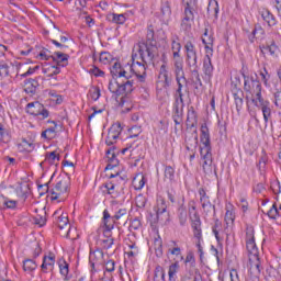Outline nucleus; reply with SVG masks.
Instances as JSON below:
<instances>
[{"instance_id":"f257e3e1","label":"nucleus","mask_w":281,"mask_h":281,"mask_svg":"<svg viewBox=\"0 0 281 281\" xmlns=\"http://www.w3.org/2000/svg\"><path fill=\"white\" fill-rule=\"evenodd\" d=\"M111 75L114 79L109 82V91L116 98L128 95L135 89V82L131 80V75L122 68L120 63H114L111 68Z\"/></svg>"},{"instance_id":"f03ea898","label":"nucleus","mask_w":281,"mask_h":281,"mask_svg":"<svg viewBox=\"0 0 281 281\" xmlns=\"http://www.w3.org/2000/svg\"><path fill=\"white\" fill-rule=\"evenodd\" d=\"M201 144L200 155L203 159V171L205 175H212V144L210 142V128H207V124H203L201 126Z\"/></svg>"},{"instance_id":"7ed1b4c3","label":"nucleus","mask_w":281,"mask_h":281,"mask_svg":"<svg viewBox=\"0 0 281 281\" xmlns=\"http://www.w3.org/2000/svg\"><path fill=\"white\" fill-rule=\"evenodd\" d=\"M244 90L251 95V102L262 100V86L258 79L244 75Z\"/></svg>"},{"instance_id":"20e7f679","label":"nucleus","mask_w":281,"mask_h":281,"mask_svg":"<svg viewBox=\"0 0 281 281\" xmlns=\"http://www.w3.org/2000/svg\"><path fill=\"white\" fill-rule=\"evenodd\" d=\"M146 63L139 60L137 53L132 54L131 71L135 75L139 82H146Z\"/></svg>"},{"instance_id":"39448f33","label":"nucleus","mask_w":281,"mask_h":281,"mask_svg":"<svg viewBox=\"0 0 281 281\" xmlns=\"http://www.w3.org/2000/svg\"><path fill=\"white\" fill-rule=\"evenodd\" d=\"M155 52H157V46H148L145 43H140L137 46L138 60L149 65L155 58Z\"/></svg>"},{"instance_id":"423d86ee","label":"nucleus","mask_w":281,"mask_h":281,"mask_svg":"<svg viewBox=\"0 0 281 281\" xmlns=\"http://www.w3.org/2000/svg\"><path fill=\"white\" fill-rule=\"evenodd\" d=\"M184 5V19L182 20V27L188 30L191 27L190 21H194V11L196 10V0H182Z\"/></svg>"},{"instance_id":"0eeeda50","label":"nucleus","mask_w":281,"mask_h":281,"mask_svg":"<svg viewBox=\"0 0 281 281\" xmlns=\"http://www.w3.org/2000/svg\"><path fill=\"white\" fill-rule=\"evenodd\" d=\"M109 179H115V180L105 182L103 184V188L105 189V190H103V192H105V194L117 196V190H119L117 183H126V180L124 178H122V176H120V172L111 173L109 176Z\"/></svg>"},{"instance_id":"6e6552de","label":"nucleus","mask_w":281,"mask_h":281,"mask_svg":"<svg viewBox=\"0 0 281 281\" xmlns=\"http://www.w3.org/2000/svg\"><path fill=\"white\" fill-rule=\"evenodd\" d=\"M184 52L187 54L186 63L189 69H198L199 61L196 56V47L190 41L184 44Z\"/></svg>"},{"instance_id":"1a4fd4ad","label":"nucleus","mask_w":281,"mask_h":281,"mask_svg":"<svg viewBox=\"0 0 281 281\" xmlns=\"http://www.w3.org/2000/svg\"><path fill=\"white\" fill-rule=\"evenodd\" d=\"M232 93L235 100L236 110L240 111L243 109L245 92L240 89V77H235L232 81Z\"/></svg>"},{"instance_id":"9d476101","label":"nucleus","mask_w":281,"mask_h":281,"mask_svg":"<svg viewBox=\"0 0 281 281\" xmlns=\"http://www.w3.org/2000/svg\"><path fill=\"white\" fill-rule=\"evenodd\" d=\"M70 181L69 178L60 179L55 188L50 190L52 201H58L59 196L69 192Z\"/></svg>"},{"instance_id":"9b49d317","label":"nucleus","mask_w":281,"mask_h":281,"mask_svg":"<svg viewBox=\"0 0 281 281\" xmlns=\"http://www.w3.org/2000/svg\"><path fill=\"white\" fill-rule=\"evenodd\" d=\"M193 236L196 238V248H198V254L200 256V261L203 262V246H201V241L203 240V234L201 231V221L199 217L195 215V220L193 222Z\"/></svg>"},{"instance_id":"f8f14e48","label":"nucleus","mask_w":281,"mask_h":281,"mask_svg":"<svg viewBox=\"0 0 281 281\" xmlns=\"http://www.w3.org/2000/svg\"><path fill=\"white\" fill-rule=\"evenodd\" d=\"M26 113L35 116L42 115L44 119L49 117V111H47L45 106L38 101L27 103Z\"/></svg>"},{"instance_id":"ddd939ff","label":"nucleus","mask_w":281,"mask_h":281,"mask_svg":"<svg viewBox=\"0 0 281 281\" xmlns=\"http://www.w3.org/2000/svg\"><path fill=\"white\" fill-rule=\"evenodd\" d=\"M190 82L194 89V94L199 95L203 93V81L201 80V75H199V68L190 69Z\"/></svg>"},{"instance_id":"4468645a","label":"nucleus","mask_w":281,"mask_h":281,"mask_svg":"<svg viewBox=\"0 0 281 281\" xmlns=\"http://www.w3.org/2000/svg\"><path fill=\"white\" fill-rule=\"evenodd\" d=\"M252 104L257 105L258 109L262 111L263 120L266 124L271 120V102L268 100H265L263 98L257 101L256 99H252Z\"/></svg>"},{"instance_id":"2eb2a0df","label":"nucleus","mask_w":281,"mask_h":281,"mask_svg":"<svg viewBox=\"0 0 281 281\" xmlns=\"http://www.w3.org/2000/svg\"><path fill=\"white\" fill-rule=\"evenodd\" d=\"M121 133H122V124L121 123L113 124L109 130L108 136L105 138V144L108 146H113V144L115 143V139L120 137Z\"/></svg>"},{"instance_id":"dca6fc26","label":"nucleus","mask_w":281,"mask_h":281,"mask_svg":"<svg viewBox=\"0 0 281 281\" xmlns=\"http://www.w3.org/2000/svg\"><path fill=\"white\" fill-rule=\"evenodd\" d=\"M250 274L252 278H259L262 271V265L260 263V257H249Z\"/></svg>"},{"instance_id":"f3484780","label":"nucleus","mask_w":281,"mask_h":281,"mask_svg":"<svg viewBox=\"0 0 281 281\" xmlns=\"http://www.w3.org/2000/svg\"><path fill=\"white\" fill-rule=\"evenodd\" d=\"M54 265H56V255L49 252L48 256L43 257L41 269L44 273H47V271H54Z\"/></svg>"},{"instance_id":"a211bd4d","label":"nucleus","mask_w":281,"mask_h":281,"mask_svg":"<svg viewBox=\"0 0 281 281\" xmlns=\"http://www.w3.org/2000/svg\"><path fill=\"white\" fill-rule=\"evenodd\" d=\"M54 217L57 218V226L60 229V232H65L71 227L69 224V218L67 215H60V211H56L54 213Z\"/></svg>"},{"instance_id":"6ab92c4d","label":"nucleus","mask_w":281,"mask_h":281,"mask_svg":"<svg viewBox=\"0 0 281 281\" xmlns=\"http://www.w3.org/2000/svg\"><path fill=\"white\" fill-rule=\"evenodd\" d=\"M184 267L186 271L189 273H194V269H196V259L194 258V251L189 250L184 258Z\"/></svg>"},{"instance_id":"aec40b11","label":"nucleus","mask_w":281,"mask_h":281,"mask_svg":"<svg viewBox=\"0 0 281 281\" xmlns=\"http://www.w3.org/2000/svg\"><path fill=\"white\" fill-rule=\"evenodd\" d=\"M106 157L109 164L105 167V170H113V168H117V166H120V160H117V156H115L114 147L106 150Z\"/></svg>"},{"instance_id":"412c9836","label":"nucleus","mask_w":281,"mask_h":281,"mask_svg":"<svg viewBox=\"0 0 281 281\" xmlns=\"http://www.w3.org/2000/svg\"><path fill=\"white\" fill-rule=\"evenodd\" d=\"M203 74L205 78H207L209 80H212V76L214 75V66L212 65V58H210V55H206L204 57Z\"/></svg>"},{"instance_id":"4be33fe9","label":"nucleus","mask_w":281,"mask_h":281,"mask_svg":"<svg viewBox=\"0 0 281 281\" xmlns=\"http://www.w3.org/2000/svg\"><path fill=\"white\" fill-rule=\"evenodd\" d=\"M52 59L57 64V67H67L69 65V55L56 52Z\"/></svg>"},{"instance_id":"5701e85b","label":"nucleus","mask_w":281,"mask_h":281,"mask_svg":"<svg viewBox=\"0 0 281 281\" xmlns=\"http://www.w3.org/2000/svg\"><path fill=\"white\" fill-rule=\"evenodd\" d=\"M103 225L105 227V232H111L115 227V220H113L109 210L103 211Z\"/></svg>"},{"instance_id":"b1692460","label":"nucleus","mask_w":281,"mask_h":281,"mask_svg":"<svg viewBox=\"0 0 281 281\" xmlns=\"http://www.w3.org/2000/svg\"><path fill=\"white\" fill-rule=\"evenodd\" d=\"M173 71H175V76L176 78H183L186 77V71H183V59L176 58L173 61Z\"/></svg>"},{"instance_id":"393cba45","label":"nucleus","mask_w":281,"mask_h":281,"mask_svg":"<svg viewBox=\"0 0 281 281\" xmlns=\"http://www.w3.org/2000/svg\"><path fill=\"white\" fill-rule=\"evenodd\" d=\"M196 124H199V119L196 116V111L194 109L189 110L187 115V127L195 128Z\"/></svg>"},{"instance_id":"a878e982","label":"nucleus","mask_w":281,"mask_h":281,"mask_svg":"<svg viewBox=\"0 0 281 281\" xmlns=\"http://www.w3.org/2000/svg\"><path fill=\"white\" fill-rule=\"evenodd\" d=\"M160 78L164 80V88L168 89L170 85H172V76L168 72V69H166V65H162L160 67Z\"/></svg>"},{"instance_id":"bb28decb","label":"nucleus","mask_w":281,"mask_h":281,"mask_svg":"<svg viewBox=\"0 0 281 281\" xmlns=\"http://www.w3.org/2000/svg\"><path fill=\"white\" fill-rule=\"evenodd\" d=\"M37 87H38V81L35 79H27L24 82V91L25 93H30L31 95H34V93H36Z\"/></svg>"},{"instance_id":"cd10ccee","label":"nucleus","mask_w":281,"mask_h":281,"mask_svg":"<svg viewBox=\"0 0 281 281\" xmlns=\"http://www.w3.org/2000/svg\"><path fill=\"white\" fill-rule=\"evenodd\" d=\"M246 249L248 251L249 258H258L259 251H258V246L256 245V241H246Z\"/></svg>"},{"instance_id":"c85d7f7f","label":"nucleus","mask_w":281,"mask_h":281,"mask_svg":"<svg viewBox=\"0 0 281 281\" xmlns=\"http://www.w3.org/2000/svg\"><path fill=\"white\" fill-rule=\"evenodd\" d=\"M199 218V221H201V217L199 216V213L196 212V205L194 204V201L189 202V218L192 222L191 226L192 229H194V221L196 220V217Z\"/></svg>"},{"instance_id":"c756f323","label":"nucleus","mask_w":281,"mask_h":281,"mask_svg":"<svg viewBox=\"0 0 281 281\" xmlns=\"http://www.w3.org/2000/svg\"><path fill=\"white\" fill-rule=\"evenodd\" d=\"M132 183L135 190H142V188L146 186V178L143 173H137L136 177L133 179Z\"/></svg>"},{"instance_id":"7c9ffc66","label":"nucleus","mask_w":281,"mask_h":281,"mask_svg":"<svg viewBox=\"0 0 281 281\" xmlns=\"http://www.w3.org/2000/svg\"><path fill=\"white\" fill-rule=\"evenodd\" d=\"M261 16L263 21L268 23L269 27H273V25H277L278 23V21L276 20V16H273L269 10L262 11Z\"/></svg>"},{"instance_id":"2f4dec72","label":"nucleus","mask_w":281,"mask_h":281,"mask_svg":"<svg viewBox=\"0 0 281 281\" xmlns=\"http://www.w3.org/2000/svg\"><path fill=\"white\" fill-rule=\"evenodd\" d=\"M166 210H168V204L166 200L161 196L157 199L156 214L159 216L160 214H165Z\"/></svg>"},{"instance_id":"473e14b6","label":"nucleus","mask_w":281,"mask_h":281,"mask_svg":"<svg viewBox=\"0 0 281 281\" xmlns=\"http://www.w3.org/2000/svg\"><path fill=\"white\" fill-rule=\"evenodd\" d=\"M43 74H46L47 78H54L60 74V67L58 66H47L43 68Z\"/></svg>"},{"instance_id":"72a5a7b5","label":"nucleus","mask_w":281,"mask_h":281,"mask_svg":"<svg viewBox=\"0 0 281 281\" xmlns=\"http://www.w3.org/2000/svg\"><path fill=\"white\" fill-rule=\"evenodd\" d=\"M178 218L182 227L188 223V210L186 209V206L181 205L178 209Z\"/></svg>"},{"instance_id":"f704fd0d","label":"nucleus","mask_w":281,"mask_h":281,"mask_svg":"<svg viewBox=\"0 0 281 281\" xmlns=\"http://www.w3.org/2000/svg\"><path fill=\"white\" fill-rule=\"evenodd\" d=\"M202 43L205 44L206 54H210V52H212V44L214 43V38L207 34V29H205L203 34Z\"/></svg>"},{"instance_id":"c9c22d12","label":"nucleus","mask_w":281,"mask_h":281,"mask_svg":"<svg viewBox=\"0 0 281 281\" xmlns=\"http://www.w3.org/2000/svg\"><path fill=\"white\" fill-rule=\"evenodd\" d=\"M168 254L171 256H181V247L176 240H171L168 245Z\"/></svg>"},{"instance_id":"e433bc0d","label":"nucleus","mask_w":281,"mask_h":281,"mask_svg":"<svg viewBox=\"0 0 281 281\" xmlns=\"http://www.w3.org/2000/svg\"><path fill=\"white\" fill-rule=\"evenodd\" d=\"M154 281H166V270L161 266H156Z\"/></svg>"},{"instance_id":"4c0bfd02","label":"nucleus","mask_w":281,"mask_h":281,"mask_svg":"<svg viewBox=\"0 0 281 281\" xmlns=\"http://www.w3.org/2000/svg\"><path fill=\"white\" fill-rule=\"evenodd\" d=\"M61 234H64V236H66V238H69L70 240H77L78 239V231L76 229V227H68L66 228L65 232H63Z\"/></svg>"},{"instance_id":"58836bf2","label":"nucleus","mask_w":281,"mask_h":281,"mask_svg":"<svg viewBox=\"0 0 281 281\" xmlns=\"http://www.w3.org/2000/svg\"><path fill=\"white\" fill-rule=\"evenodd\" d=\"M207 13L215 19H218V2L213 1L209 3Z\"/></svg>"},{"instance_id":"ea45409f","label":"nucleus","mask_w":281,"mask_h":281,"mask_svg":"<svg viewBox=\"0 0 281 281\" xmlns=\"http://www.w3.org/2000/svg\"><path fill=\"white\" fill-rule=\"evenodd\" d=\"M19 148L25 150L26 153H32L34 150V144L25 138H22V142L19 144Z\"/></svg>"},{"instance_id":"a19ab883","label":"nucleus","mask_w":281,"mask_h":281,"mask_svg":"<svg viewBox=\"0 0 281 281\" xmlns=\"http://www.w3.org/2000/svg\"><path fill=\"white\" fill-rule=\"evenodd\" d=\"M254 241H256L254 226L247 225L246 226V243H254Z\"/></svg>"},{"instance_id":"79ce46f5","label":"nucleus","mask_w":281,"mask_h":281,"mask_svg":"<svg viewBox=\"0 0 281 281\" xmlns=\"http://www.w3.org/2000/svg\"><path fill=\"white\" fill-rule=\"evenodd\" d=\"M144 44L147 45V47H157L155 42V32L153 30L147 31V40Z\"/></svg>"},{"instance_id":"37998d69","label":"nucleus","mask_w":281,"mask_h":281,"mask_svg":"<svg viewBox=\"0 0 281 281\" xmlns=\"http://www.w3.org/2000/svg\"><path fill=\"white\" fill-rule=\"evenodd\" d=\"M171 49L175 59L181 58V55L179 54L181 52V43L177 42L176 40H172Z\"/></svg>"},{"instance_id":"c03bdc74","label":"nucleus","mask_w":281,"mask_h":281,"mask_svg":"<svg viewBox=\"0 0 281 281\" xmlns=\"http://www.w3.org/2000/svg\"><path fill=\"white\" fill-rule=\"evenodd\" d=\"M89 95L94 102L100 100V87L92 86L89 90Z\"/></svg>"},{"instance_id":"a18cd8bd","label":"nucleus","mask_w":281,"mask_h":281,"mask_svg":"<svg viewBox=\"0 0 281 281\" xmlns=\"http://www.w3.org/2000/svg\"><path fill=\"white\" fill-rule=\"evenodd\" d=\"M179 261H175L169 266L168 276L169 278H177V273L179 272Z\"/></svg>"},{"instance_id":"49530a36","label":"nucleus","mask_w":281,"mask_h":281,"mask_svg":"<svg viewBox=\"0 0 281 281\" xmlns=\"http://www.w3.org/2000/svg\"><path fill=\"white\" fill-rule=\"evenodd\" d=\"M24 271H34L36 269V261L32 259H25L23 261Z\"/></svg>"},{"instance_id":"de8ad7c7","label":"nucleus","mask_w":281,"mask_h":281,"mask_svg":"<svg viewBox=\"0 0 281 281\" xmlns=\"http://www.w3.org/2000/svg\"><path fill=\"white\" fill-rule=\"evenodd\" d=\"M22 67L23 64H20V67L18 68V76H20L21 78H27V76H32V74H34V71L38 69V66H36L35 68L29 67L26 72H21Z\"/></svg>"},{"instance_id":"09e8293b","label":"nucleus","mask_w":281,"mask_h":281,"mask_svg":"<svg viewBox=\"0 0 281 281\" xmlns=\"http://www.w3.org/2000/svg\"><path fill=\"white\" fill-rule=\"evenodd\" d=\"M236 220V215L234 214V211L226 210L224 221L226 225H234V221Z\"/></svg>"},{"instance_id":"8fccbe9b","label":"nucleus","mask_w":281,"mask_h":281,"mask_svg":"<svg viewBox=\"0 0 281 281\" xmlns=\"http://www.w3.org/2000/svg\"><path fill=\"white\" fill-rule=\"evenodd\" d=\"M252 35L256 36V38L262 40L265 38V29L260 26V24H256L255 29L252 31Z\"/></svg>"},{"instance_id":"3c124183","label":"nucleus","mask_w":281,"mask_h":281,"mask_svg":"<svg viewBox=\"0 0 281 281\" xmlns=\"http://www.w3.org/2000/svg\"><path fill=\"white\" fill-rule=\"evenodd\" d=\"M173 106H180L183 108L186 106V103L183 102V92H176L175 93V104Z\"/></svg>"},{"instance_id":"603ef678","label":"nucleus","mask_w":281,"mask_h":281,"mask_svg":"<svg viewBox=\"0 0 281 281\" xmlns=\"http://www.w3.org/2000/svg\"><path fill=\"white\" fill-rule=\"evenodd\" d=\"M176 81L178 85V89L176 90V93H183L182 92L183 85L188 83V79L186 77H176Z\"/></svg>"},{"instance_id":"864d4df0","label":"nucleus","mask_w":281,"mask_h":281,"mask_svg":"<svg viewBox=\"0 0 281 281\" xmlns=\"http://www.w3.org/2000/svg\"><path fill=\"white\" fill-rule=\"evenodd\" d=\"M165 179L168 181H172L175 179V168L171 166H166L165 167Z\"/></svg>"},{"instance_id":"5fc2aeb1","label":"nucleus","mask_w":281,"mask_h":281,"mask_svg":"<svg viewBox=\"0 0 281 281\" xmlns=\"http://www.w3.org/2000/svg\"><path fill=\"white\" fill-rule=\"evenodd\" d=\"M135 203H136V207H139V209L146 207V203H147L146 196L138 194L135 198Z\"/></svg>"},{"instance_id":"6e6d98bb","label":"nucleus","mask_w":281,"mask_h":281,"mask_svg":"<svg viewBox=\"0 0 281 281\" xmlns=\"http://www.w3.org/2000/svg\"><path fill=\"white\" fill-rule=\"evenodd\" d=\"M269 218H278L280 216V210H278V205L273 204L271 209L268 211Z\"/></svg>"},{"instance_id":"4d7b16f0","label":"nucleus","mask_w":281,"mask_h":281,"mask_svg":"<svg viewBox=\"0 0 281 281\" xmlns=\"http://www.w3.org/2000/svg\"><path fill=\"white\" fill-rule=\"evenodd\" d=\"M112 21L114 23H117L119 25H123V23H126V15L125 14H113Z\"/></svg>"},{"instance_id":"13d9d810","label":"nucleus","mask_w":281,"mask_h":281,"mask_svg":"<svg viewBox=\"0 0 281 281\" xmlns=\"http://www.w3.org/2000/svg\"><path fill=\"white\" fill-rule=\"evenodd\" d=\"M155 251L158 258L164 256L161 239H155Z\"/></svg>"},{"instance_id":"bf43d9fd","label":"nucleus","mask_w":281,"mask_h":281,"mask_svg":"<svg viewBox=\"0 0 281 281\" xmlns=\"http://www.w3.org/2000/svg\"><path fill=\"white\" fill-rule=\"evenodd\" d=\"M9 75H10V66H8V64H5V63H1L0 64V76L2 78H5Z\"/></svg>"},{"instance_id":"052dcab7","label":"nucleus","mask_w":281,"mask_h":281,"mask_svg":"<svg viewBox=\"0 0 281 281\" xmlns=\"http://www.w3.org/2000/svg\"><path fill=\"white\" fill-rule=\"evenodd\" d=\"M33 223L40 227H43V225L47 223V218H45L43 215H37L33 218Z\"/></svg>"},{"instance_id":"680f3d73","label":"nucleus","mask_w":281,"mask_h":281,"mask_svg":"<svg viewBox=\"0 0 281 281\" xmlns=\"http://www.w3.org/2000/svg\"><path fill=\"white\" fill-rule=\"evenodd\" d=\"M56 159L57 161H60V156L56 155V151H52L46 155V161H48V164H54Z\"/></svg>"},{"instance_id":"e2e57ef3","label":"nucleus","mask_w":281,"mask_h":281,"mask_svg":"<svg viewBox=\"0 0 281 281\" xmlns=\"http://www.w3.org/2000/svg\"><path fill=\"white\" fill-rule=\"evenodd\" d=\"M100 63H102L103 65H109L110 60H111V54L104 52L100 54L99 57Z\"/></svg>"},{"instance_id":"0e129e2a","label":"nucleus","mask_w":281,"mask_h":281,"mask_svg":"<svg viewBox=\"0 0 281 281\" xmlns=\"http://www.w3.org/2000/svg\"><path fill=\"white\" fill-rule=\"evenodd\" d=\"M54 55H49V50L47 49H43L41 50V53L37 55V58H40V60H49V58H52Z\"/></svg>"},{"instance_id":"69168bd1","label":"nucleus","mask_w":281,"mask_h":281,"mask_svg":"<svg viewBox=\"0 0 281 281\" xmlns=\"http://www.w3.org/2000/svg\"><path fill=\"white\" fill-rule=\"evenodd\" d=\"M142 133V127L134 125L130 128V137H138Z\"/></svg>"},{"instance_id":"338daca9","label":"nucleus","mask_w":281,"mask_h":281,"mask_svg":"<svg viewBox=\"0 0 281 281\" xmlns=\"http://www.w3.org/2000/svg\"><path fill=\"white\" fill-rule=\"evenodd\" d=\"M171 13H172V11L170 10V4H168V2H166L165 4L161 5L162 16H170Z\"/></svg>"},{"instance_id":"774afa93","label":"nucleus","mask_w":281,"mask_h":281,"mask_svg":"<svg viewBox=\"0 0 281 281\" xmlns=\"http://www.w3.org/2000/svg\"><path fill=\"white\" fill-rule=\"evenodd\" d=\"M127 211L126 209H120L113 216L112 218L115 221H120V218H122V216H126Z\"/></svg>"}]
</instances>
